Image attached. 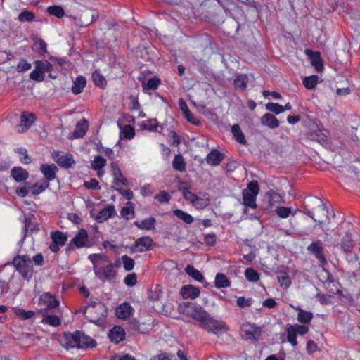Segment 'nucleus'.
I'll use <instances>...</instances> for the list:
<instances>
[{
    "instance_id": "nucleus-35",
    "label": "nucleus",
    "mask_w": 360,
    "mask_h": 360,
    "mask_svg": "<svg viewBox=\"0 0 360 360\" xmlns=\"http://www.w3.org/2000/svg\"><path fill=\"white\" fill-rule=\"evenodd\" d=\"M155 219L153 217L145 219L141 221H136L134 224L141 230H150L154 228Z\"/></svg>"
},
{
    "instance_id": "nucleus-7",
    "label": "nucleus",
    "mask_w": 360,
    "mask_h": 360,
    "mask_svg": "<svg viewBox=\"0 0 360 360\" xmlns=\"http://www.w3.org/2000/svg\"><path fill=\"white\" fill-rule=\"evenodd\" d=\"M96 345L94 339L79 331L70 335V347L88 348L94 347Z\"/></svg>"
},
{
    "instance_id": "nucleus-51",
    "label": "nucleus",
    "mask_w": 360,
    "mask_h": 360,
    "mask_svg": "<svg viewBox=\"0 0 360 360\" xmlns=\"http://www.w3.org/2000/svg\"><path fill=\"white\" fill-rule=\"evenodd\" d=\"M313 318V314L310 311H307L300 309L297 314V320L302 323H308Z\"/></svg>"
},
{
    "instance_id": "nucleus-18",
    "label": "nucleus",
    "mask_w": 360,
    "mask_h": 360,
    "mask_svg": "<svg viewBox=\"0 0 360 360\" xmlns=\"http://www.w3.org/2000/svg\"><path fill=\"white\" fill-rule=\"evenodd\" d=\"M115 206L112 205H108L94 217L98 223H102L107 221L108 219L112 217L115 214Z\"/></svg>"
},
{
    "instance_id": "nucleus-52",
    "label": "nucleus",
    "mask_w": 360,
    "mask_h": 360,
    "mask_svg": "<svg viewBox=\"0 0 360 360\" xmlns=\"http://www.w3.org/2000/svg\"><path fill=\"white\" fill-rule=\"evenodd\" d=\"M34 49L41 55H44L47 51L46 42L42 39H37L34 42Z\"/></svg>"
},
{
    "instance_id": "nucleus-45",
    "label": "nucleus",
    "mask_w": 360,
    "mask_h": 360,
    "mask_svg": "<svg viewBox=\"0 0 360 360\" xmlns=\"http://www.w3.org/2000/svg\"><path fill=\"white\" fill-rule=\"evenodd\" d=\"M248 78L246 75H237L233 81L236 88L245 90L247 88Z\"/></svg>"
},
{
    "instance_id": "nucleus-19",
    "label": "nucleus",
    "mask_w": 360,
    "mask_h": 360,
    "mask_svg": "<svg viewBox=\"0 0 360 360\" xmlns=\"http://www.w3.org/2000/svg\"><path fill=\"white\" fill-rule=\"evenodd\" d=\"M106 165V160L101 155H96L91 162V167L96 172L97 176L101 178L105 172L103 168Z\"/></svg>"
},
{
    "instance_id": "nucleus-55",
    "label": "nucleus",
    "mask_w": 360,
    "mask_h": 360,
    "mask_svg": "<svg viewBox=\"0 0 360 360\" xmlns=\"http://www.w3.org/2000/svg\"><path fill=\"white\" fill-rule=\"evenodd\" d=\"M276 214L281 218H287L291 214L295 215V213H292V209L290 207H286L283 206H278L275 210Z\"/></svg>"
},
{
    "instance_id": "nucleus-16",
    "label": "nucleus",
    "mask_w": 360,
    "mask_h": 360,
    "mask_svg": "<svg viewBox=\"0 0 360 360\" xmlns=\"http://www.w3.org/2000/svg\"><path fill=\"white\" fill-rule=\"evenodd\" d=\"M53 158L58 165L65 168L70 167L75 162L72 155L69 153L61 155L60 152L54 151Z\"/></svg>"
},
{
    "instance_id": "nucleus-5",
    "label": "nucleus",
    "mask_w": 360,
    "mask_h": 360,
    "mask_svg": "<svg viewBox=\"0 0 360 360\" xmlns=\"http://www.w3.org/2000/svg\"><path fill=\"white\" fill-rule=\"evenodd\" d=\"M13 264L23 278L29 281L33 274L32 263L27 255L17 256L13 260Z\"/></svg>"
},
{
    "instance_id": "nucleus-38",
    "label": "nucleus",
    "mask_w": 360,
    "mask_h": 360,
    "mask_svg": "<svg viewBox=\"0 0 360 360\" xmlns=\"http://www.w3.org/2000/svg\"><path fill=\"white\" fill-rule=\"evenodd\" d=\"M12 311L15 313V314L22 320H27L31 319L34 316V312L32 310H25L22 309H20L17 307H13Z\"/></svg>"
},
{
    "instance_id": "nucleus-54",
    "label": "nucleus",
    "mask_w": 360,
    "mask_h": 360,
    "mask_svg": "<svg viewBox=\"0 0 360 360\" xmlns=\"http://www.w3.org/2000/svg\"><path fill=\"white\" fill-rule=\"evenodd\" d=\"M287 340L293 346L295 347L297 345V333L291 327V325H287Z\"/></svg>"
},
{
    "instance_id": "nucleus-59",
    "label": "nucleus",
    "mask_w": 360,
    "mask_h": 360,
    "mask_svg": "<svg viewBox=\"0 0 360 360\" xmlns=\"http://www.w3.org/2000/svg\"><path fill=\"white\" fill-rule=\"evenodd\" d=\"M34 14L32 11H22L18 15L20 22H32L34 20Z\"/></svg>"
},
{
    "instance_id": "nucleus-11",
    "label": "nucleus",
    "mask_w": 360,
    "mask_h": 360,
    "mask_svg": "<svg viewBox=\"0 0 360 360\" xmlns=\"http://www.w3.org/2000/svg\"><path fill=\"white\" fill-rule=\"evenodd\" d=\"M243 332L242 337L245 340L255 341L257 340L262 333L259 327L250 323H245L241 326Z\"/></svg>"
},
{
    "instance_id": "nucleus-58",
    "label": "nucleus",
    "mask_w": 360,
    "mask_h": 360,
    "mask_svg": "<svg viewBox=\"0 0 360 360\" xmlns=\"http://www.w3.org/2000/svg\"><path fill=\"white\" fill-rule=\"evenodd\" d=\"M266 109L276 115L283 112V105L276 103H268L265 105Z\"/></svg>"
},
{
    "instance_id": "nucleus-43",
    "label": "nucleus",
    "mask_w": 360,
    "mask_h": 360,
    "mask_svg": "<svg viewBox=\"0 0 360 360\" xmlns=\"http://www.w3.org/2000/svg\"><path fill=\"white\" fill-rule=\"evenodd\" d=\"M173 212L178 219L187 224H191L193 222V217L190 214H188L181 210L176 209Z\"/></svg>"
},
{
    "instance_id": "nucleus-33",
    "label": "nucleus",
    "mask_w": 360,
    "mask_h": 360,
    "mask_svg": "<svg viewBox=\"0 0 360 360\" xmlns=\"http://www.w3.org/2000/svg\"><path fill=\"white\" fill-rule=\"evenodd\" d=\"M118 127L120 129V137L127 140L132 139L135 136V129L131 125H125L122 127L121 124H118Z\"/></svg>"
},
{
    "instance_id": "nucleus-3",
    "label": "nucleus",
    "mask_w": 360,
    "mask_h": 360,
    "mask_svg": "<svg viewBox=\"0 0 360 360\" xmlns=\"http://www.w3.org/2000/svg\"><path fill=\"white\" fill-rule=\"evenodd\" d=\"M198 321L202 329L215 335L227 332L229 329L224 321L213 319L205 310Z\"/></svg>"
},
{
    "instance_id": "nucleus-42",
    "label": "nucleus",
    "mask_w": 360,
    "mask_h": 360,
    "mask_svg": "<svg viewBox=\"0 0 360 360\" xmlns=\"http://www.w3.org/2000/svg\"><path fill=\"white\" fill-rule=\"evenodd\" d=\"M232 134L235 139L241 144H245L246 140L244 134L243 133L238 124H234L231 127Z\"/></svg>"
},
{
    "instance_id": "nucleus-12",
    "label": "nucleus",
    "mask_w": 360,
    "mask_h": 360,
    "mask_svg": "<svg viewBox=\"0 0 360 360\" xmlns=\"http://www.w3.org/2000/svg\"><path fill=\"white\" fill-rule=\"evenodd\" d=\"M313 200L314 201L315 204H318V202H321L320 204L318 205L319 212H318L317 217L319 218V219H316L314 218V214L310 210H306L304 213L307 215H308L309 217H310L311 218H312L314 219V221L319 222V224L323 223V221L321 220V219L323 217H326L328 220H330L329 211L328 210L326 205L325 203H323L322 201L318 198H313Z\"/></svg>"
},
{
    "instance_id": "nucleus-57",
    "label": "nucleus",
    "mask_w": 360,
    "mask_h": 360,
    "mask_svg": "<svg viewBox=\"0 0 360 360\" xmlns=\"http://www.w3.org/2000/svg\"><path fill=\"white\" fill-rule=\"evenodd\" d=\"M245 276L246 279L251 282H256L259 279V273L252 268H248L245 271Z\"/></svg>"
},
{
    "instance_id": "nucleus-6",
    "label": "nucleus",
    "mask_w": 360,
    "mask_h": 360,
    "mask_svg": "<svg viewBox=\"0 0 360 360\" xmlns=\"http://www.w3.org/2000/svg\"><path fill=\"white\" fill-rule=\"evenodd\" d=\"M259 187L257 181L252 180L248 183L247 188L243 191V204L245 207L256 208V197L259 193Z\"/></svg>"
},
{
    "instance_id": "nucleus-62",
    "label": "nucleus",
    "mask_w": 360,
    "mask_h": 360,
    "mask_svg": "<svg viewBox=\"0 0 360 360\" xmlns=\"http://www.w3.org/2000/svg\"><path fill=\"white\" fill-rule=\"evenodd\" d=\"M32 65L25 59L22 58L20 60L19 63L16 66V70L18 72H25L31 68Z\"/></svg>"
},
{
    "instance_id": "nucleus-39",
    "label": "nucleus",
    "mask_w": 360,
    "mask_h": 360,
    "mask_svg": "<svg viewBox=\"0 0 360 360\" xmlns=\"http://www.w3.org/2000/svg\"><path fill=\"white\" fill-rule=\"evenodd\" d=\"M214 283L217 288L229 287L231 285V282L229 281L226 276L222 273L217 274Z\"/></svg>"
},
{
    "instance_id": "nucleus-60",
    "label": "nucleus",
    "mask_w": 360,
    "mask_h": 360,
    "mask_svg": "<svg viewBox=\"0 0 360 360\" xmlns=\"http://www.w3.org/2000/svg\"><path fill=\"white\" fill-rule=\"evenodd\" d=\"M122 261L123 263V267L126 271H129L133 269L134 266V261L133 259L127 255H123L122 257Z\"/></svg>"
},
{
    "instance_id": "nucleus-44",
    "label": "nucleus",
    "mask_w": 360,
    "mask_h": 360,
    "mask_svg": "<svg viewBox=\"0 0 360 360\" xmlns=\"http://www.w3.org/2000/svg\"><path fill=\"white\" fill-rule=\"evenodd\" d=\"M141 130H148L149 131H156L158 128V121L156 120H148L143 121L139 124Z\"/></svg>"
},
{
    "instance_id": "nucleus-61",
    "label": "nucleus",
    "mask_w": 360,
    "mask_h": 360,
    "mask_svg": "<svg viewBox=\"0 0 360 360\" xmlns=\"http://www.w3.org/2000/svg\"><path fill=\"white\" fill-rule=\"evenodd\" d=\"M236 303L240 308L250 307L253 303V299L252 297L245 298L244 297H239L237 298Z\"/></svg>"
},
{
    "instance_id": "nucleus-24",
    "label": "nucleus",
    "mask_w": 360,
    "mask_h": 360,
    "mask_svg": "<svg viewBox=\"0 0 360 360\" xmlns=\"http://www.w3.org/2000/svg\"><path fill=\"white\" fill-rule=\"evenodd\" d=\"M153 245V240L148 236L139 238L134 243V250L142 252L149 250Z\"/></svg>"
},
{
    "instance_id": "nucleus-2",
    "label": "nucleus",
    "mask_w": 360,
    "mask_h": 360,
    "mask_svg": "<svg viewBox=\"0 0 360 360\" xmlns=\"http://www.w3.org/2000/svg\"><path fill=\"white\" fill-rule=\"evenodd\" d=\"M334 238H330V235L325 232V240L331 241L335 247H339L340 250L345 254L352 252L354 245L352 235L348 231H341L338 229L334 232Z\"/></svg>"
},
{
    "instance_id": "nucleus-23",
    "label": "nucleus",
    "mask_w": 360,
    "mask_h": 360,
    "mask_svg": "<svg viewBox=\"0 0 360 360\" xmlns=\"http://www.w3.org/2000/svg\"><path fill=\"white\" fill-rule=\"evenodd\" d=\"M88 243L87 231L81 229L77 232V235L71 240L70 245H74L76 248H80L86 246Z\"/></svg>"
},
{
    "instance_id": "nucleus-32",
    "label": "nucleus",
    "mask_w": 360,
    "mask_h": 360,
    "mask_svg": "<svg viewBox=\"0 0 360 360\" xmlns=\"http://www.w3.org/2000/svg\"><path fill=\"white\" fill-rule=\"evenodd\" d=\"M120 214L127 220L133 219L135 216L134 204L130 201L127 202L122 208Z\"/></svg>"
},
{
    "instance_id": "nucleus-15",
    "label": "nucleus",
    "mask_w": 360,
    "mask_h": 360,
    "mask_svg": "<svg viewBox=\"0 0 360 360\" xmlns=\"http://www.w3.org/2000/svg\"><path fill=\"white\" fill-rule=\"evenodd\" d=\"M36 120L33 113L24 112L20 117V123L18 127V131L23 133L26 131L34 122Z\"/></svg>"
},
{
    "instance_id": "nucleus-21",
    "label": "nucleus",
    "mask_w": 360,
    "mask_h": 360,
    "mask_svg": "<svg viewBox=\"0 0 360 360\" xmlns=\"http://www.w3.org/2000/svg\"><path fill=\"white\" fill-rule=\"evenodd\" d=\"M134 309L128 302H124L117 306L115 309V314L117 318L126 319L132 315Z\"/></svg>"
},
{
    "instance_id": "nucleus-27",
    "label": "nucleus",
    "mask_w": 360,
    "mask_h": 360,
    "mask_svg": "<svg viewBox=\"0 0 360 360\" xmlns=\"http://www.w3.org/2000/svg\"><path fill=\"white\" fill-rule=\"evenodd\" d=\"M261 123L270 129H276L279 126L278 120L271 113H265L261 117Z\"/></svg>"
},
{
    "instance_id": "nucleus-47",
    "label": "nucleus",
    "mask_w": 360,
    "mask_h": 360,
    "mask_svg": "<svg viewBox=\"0 0 360 360\" xmlns=\"http://www.w3.org/2000/svg\"><path fill=\"white\" fill-rule=\"evenodd\" d=\"M92 79L94 84L97 86L104 88L107 84L105 78L98 71L93 72Z\"/></svg>"
},
{
    "instance_id": "nucleus-20",
    "label": "nucleus",
    "mask_w": 360,
    "mask_h": 360,
    "mask_svg": "<svg viewBox=\"0 0 360 360\" xmlns=\"http://www.w3.org/2000/svg\"><path fill=\"white\" fill-rule=\"evenodd\" d=\"M40 171L44 175V181L49 182L56 178V174L58 171L57 167L54 164H43L40 167Z\"/></svg>"
},
{
    "instance_id": "nucleus-9",
    "label": "nucleus",
    "mask_w": 360,
    "mask_h": 360,
    "mask_svg": "<svg viewBox=\"0 0 360 360\" xmlns=\"http://www.w3.org/2000/svg\"><path fill=\"white\" fill-rule=\"evenodd\" d=\"M307 252L314 256L322 266L328 264L326 257L324 254V246L322 241L319 239L313 240L310 245L307 247Z\"/></svg>"
},
{
    "instance_id": "nucleus-34",
    "label": "nucleus",
    "mask_w": 360,
    "mask_h": 360,
    "mask_svg": "<svg viewBox=\"0 0 360 360\" xmlns=\"http://www.w3.org/2000/svg\"><path fill=\"white\" fill-rule=\"evenodd\" d=\"M186 164L182 155H176L172 162L173 169L176 171L183 172L186 171Z\"/></svg>"
},
{
    "instance_id": "nucleus-14",
    "label": "nucleus",
    "mask_w": 360,
    "mask_h": 360,
    "mask_svg": "<svg viewBox=\"0 0 360 360\" xmlns=\"http://www.w3.org/2000/svg\"><path fill=\"white\" fill-rule=\"evenodd\" d=\"M39 304L44 309H53L58 307L59 301L49 292H45L40 296Z\"/></svg>"
},
{
    "instance_id": "nucleus-53",
    "label": "nucleus",
    "mask_w": 360,
    "mask_h": 360,
    "mask_svg": "<svg viewBox=\"0 0 360 360\" xmlns=\"http://www.w3.org/2000/svg\"><path fill=\"white\" fill-rule=\"evenodd\" d=\"M49 186V183L46 181L36 183L33 186H30L31 191L33 195H38L42 193Z\"/></svg>"
},
{
    "instance_id": "nucleus-63",
    "label": "nucleus",
    "mask_w": 360,
    "mask_h": 360,
    "mask_svg": "<svg viewBox=\"0 0 360 360\" xmlns=\"http://www.w3.org/2000/svg\"><path fill=\"white\" fill-rule=\"evenodd\" d=\"M16 152L20 154V161L24 164H29L31 162L30 157L27 155V150L24 148H18L16 149Z\"/></svg>"
},
{
    "instance_id": "nucleus-36",
    "label": "nucleus",
    "mask_w": 360,
    "mask_h": 360,
    "mask_svg": "<svg viewBox=\"0 0 360 360\" xmlns=\"http://www.w3.org/2000/svg\"><path fill=\"white\" fill-rule=\"evenodd\" d=\"M210 203V199L207 194H205L203 197L197 196L192 205L198 210H203Z\"/></svg>"
},
{
    "instance_id": "nucleus-40",
    "label": "nucleus",
    "mask_w": 360,
    "mask_h": 360,
    "mask_svg": "<svg viewBox=\"0 0 360 360\" xmlns=\"http://www.w3.org/2000/svg\"><path fill=\"white\" fill-rule=\"evenodd\" d=\"M41 322L51 326H58L61 323L60 319L56 315L44 314Z\"/></svg>"
},
{
    "instance_id": "nucleus-25",
    "label": "nucleus",
    "mask_w": 360,
    "mask_h": 360,
    "mask_svg": "<svg viewBox=\"0 0 360 360\" xmlns=\"http://www.w3.org/2000/svg\"><path fill=\"white\" fill-rule=\"evenodd\" d=\"M224 155L217 150H211L207 155L205 160L207 164L212 166H217L223 161Z\"/></svg>"
},
{
    "instance_id": "nucleus-46",
    "label": "nucleus",
    "mask_w": 360,
    "mask_h": 360,
    "mask_svg": "<svg viewBox=\"0 0 360 360\" xmlns=\"http://www.w3.org/2000/svg\"><path fill=\"white\" fill-rule=\"evenodd\" d=\"M185 271L188 275L198 281L200 282L204 278L202 274L191 265L186 266Z\"/></svg>"
},
{
    "instance_id": "nucleus-50",
    "label": "nucleus",
    "mask_w": 360,
    "mask_h": 360,
    "mask_svg": "<svg viewBox=\"0 0 360 360\" xmlns=\"http://www.w3.org/2000/svg\"><path fill=\"white\" fill-rule=\"evenodd\" d=\"M46 10L49 14L58 18H61L65 15L64 9L60 6H51Z\"/></svg>"
},
{
    "instance_id": "nucleus-31",
    "label": "nucleus",
    "mask_w": 360,
    "mask_h": 360,
    "mask_svg": "<svg viewBox=\"0 0 360 360\" xmlns=\"http://www.w3.org/2000/svg\"><path fill=\"white\" fill-rule=\"evenodd\" d=\"M86 80L83 76H78L73 82V86L72 87V92L77 95L82 92L84 88L86 86Z\"/></svg>"
},
{
    "instance_id": "nucleus-30",
    "label": "nucleus",
    "mask_w": 360,
    "mask_h": 360,
    "mask_svg": "<svg viewBox=\"0 0 360 360\" xmlns=\"http://www.w3.org/2000/svg\"><path fill=\"white\" fill-rule=\"evenodd\" d=\"M111 168L114 176L115 185H127V180L122 175L118 165L115 162L111 164Z\"/></svg>"
},
{
    "instance_id": "nucleus-1",
    "label": "nucleus",
    "mask_w": 360,
    "mask_h": 360,
    "mask_svg": "<svg viewBox=\"0 0 360 360\" xmlns=\"http://www.w3.org/2000/svg\"><path fill=\"white\" fill-rule=\"evenodd\" d=\"M93 264L94 274L102 282L112 281L116 276V271L112 262L103 254H91L88 256Z\"/></svg>"
},
{
    "instance_id": "nucleus-26",
    "label": "nucleus",
    "mask_w": 360,
    "mask_h": 360,
    "mask_svg": "<svg viewBox=\"0 0 360 360\" xmlns=\"http://www.w3.org/2000/svg\"><path fill=\"white\" fill-rule=\"evenodd\" d=\"M109 338L112 342L119 343L125 337V331L121 326H115L109 332Z\"/></svg>"
},
{
    "instance_id": "nucleus-8",
    "label": "nucleus",
    "mask_w": 360,
    "mask_h": 360,
    "mask_svg": "<svg viewBox=\"0 0 360 360\" xmlns=\"http://www.w3.org/2000/svg\"><path fill=\"white\" fill-rule=\"evenodd\" d=\"M178 311L180 314L191 317L198 321L205 311L202 307L188 302L180 303L178 306Z\"/></svg>"
},
{
    "instance_id": "nucleus-48",
    "label": "nucleus",
    "mask_w": 360,
    "mask_h": 360,
    "mask_svg": "<svg viewBox=\"0 0 360 360\" xmlns=\"http://www.w3.org/2000/svg\"><path fill=\"white\" fill-rule=\"evenodd\" d=\"M319 77L317 75H311L305 77L303 79V84L307 89H314L318 84Z\"/></svg>"
},
{
    "instance_id": "nucleus-17",
    "label": "nucleus",
    "mask_w": 360,
    "mask_h": 360,
    "mask_svg": "<svg viewBox=\"0 0 360 360\" xmlns=\"http://www.w3.org/2000/svg\"><path fill=\"white\" fill-rule=\"evenodd\" d=\"M178 103L179 109L181 110L186 120L194 125L198 126L200 124V120L190 111L186 101L183 98H179Z\"/></svg>"
},
{
    "instance_id": "nucleus-41",
    "label": "nucleus",
    "mask_w": 360,
    "mask_h": 360,
    "mask_svg": "<svg viewBox=\"0 0 360 360\" xmlns=\"http://www.w3.org/2000/svg\"><path fill=\"white\" fill-rule=\"evenodd\" d=\"M306 53L308 55L314 54V57L311 60V64L315 68L317 72H321L323 69L322 60L320 58L319 53L316 52L314 53L312 51L307 49Z\"/></svg>"
},
{
    "instance_id": "nucleus-28",
    "label": "nucleus",
    "mask_w": 360,
    "mask_h": 360,
    "mask_svg": "<svg viewBox=\"0 0 360 360\" xmlns=\"http://www.w3.org/2000/svg\"><path fill=\"white\" fill-rule=\"evenodd\" d=\"M11 173L12 177L17 182L24 181L29 176V174H28L27 171L20 167H14L11 169Z\"/></svg>"
},
{
    "instance_id": "nucleus-64",
    "label": "nucleus",
    "mask_w": 360,
    "mask_h": 360,
    "mask_svg": "<svg viewBox=\"0 0 360 360\" xmlns=\"http://www.w3.org/2000/svg\"><path fill=\"white\" fill-rule=\"evenodd\" d=\"M124 283L129 287H132L137 283V277L135 274H128L124 279Z\"/></svg>"
},
{
    "instance_id": "nucleus-13",
    "label": "nucleus",
    "mask_w": 360,
    "mask_h": 360,
    "mask_svg": "<svg viewBox=\"0 0 360 360\" xmlns=\"http://www.w3.org/2000/svg\"><path fill=\"white\" fill-rule=\"evenodd\" d=\"M327 278L323 282L326 290L332 294L338 295L340 297H343L342 291L339 288L340 283L328 271H327Z\"/></svg>"
},
{
    "instance_id": "nucleus-49",
    "label": "nucleus",
    "mask_w": 360,
    "mask_h": 360,
    "mask_svg": "<svg viewBox=\"0 0 360 360\" xmlns=\"http://www.w3.org/2000/svg\"><path fill=\"white\" fill-rule=\"evenodd\" d=\"M34 65L37 68L40 69L44 74L53 70V65L47 60H35Z\"/></svg>"
},
{
    "instance_id": "nucleus-10",
    "label": "nucleus",
    "mask_w": 360,
    "mask_h": 360,
    "mask_svg": "<svg viewBox=\"0 0 360 360\" xmlns=\"http://www.w3.org/2000/svg\"><path fill=\"white\" fill-rule=\"evenodd\" d=\"M139 80L141 83L143 91L146 94H151L153 91L158 89V77H149L145 70L139 75Z\"/></svg>"
},
{
    "instance_id": "nucleus-4",
    "label": "nucleus",
    "mask_w": 360,
    "mask_h": 360,
    "mask_svg": "<svg viewBox=\"0 0 360 360\" xmlns=\"http://www.w3.org/2000/svg\"><path fill=\"white\" fill-rule=\"evenodd\" d=\"M83 313L90 322L98 325L105 316V308L100 302H91L84 307Z\"/></svg>"
},
{
    "instance_id": "nucleus-29",
    "label": "nucleus",
    "mask_w": 360,
    "mask_h": 360,
    "mask_svg": "<svg viewBox=\"0 0 360 360\" xmlns=\"http://www.w3.org/2000/svg\"><path fill=\"white\" fill-rule=\"evenodd\" d=\"M89 127V122L86 119H82L76 124L75 129L73 132V135L75 138L83 137Z\"/></svg>"
},
{
    "instance_id": "nucleus-22",
    "label": "nucleus",
    "mask_w": 360,
    "mask_h": 360,
    "mask_svg": "<svg viewBox=\"0 0 360 360\" xmlns=\"http://www.w3.org/2000/svg\"><path fill=\"white\" fill-rule=\"evenodd\" d=\"M200 293V289L192 285H185L180 290V294L184 299H195Z\"/></svg>"
},
{
    "instance_id": "nucleus-37",
    "label": "nucleus",
    "mask_w": 360,
    "mask_h": 360,
    "mask_svg": "<svg viewBox=\"0 0 360 360\" xmlns=\"http://www.w3.org/2000/svg\"><path fill=\"white\" fill-rule=\"evenodd\" d=\"M51 238L52 241L61 246H63L68 240V235L58 231L51 232Z\"/></svg>"
},
{
    "instance_id": "nucleus-56",
    "label": "nucleus",
    "mask_w": 360,
    "mask_h": 360,
    "mask_svg": "<svg viewBox=\"0 0 360 360\" xmlns=\"http://www.w3.org/2000/svg\"><path fill=\"white\" fill-rule=\"evenodd\" d=\"M30 78L37 82H43L45 79V74L35 67V69L30 73Z\"/></svg>"
}]
</instances>
